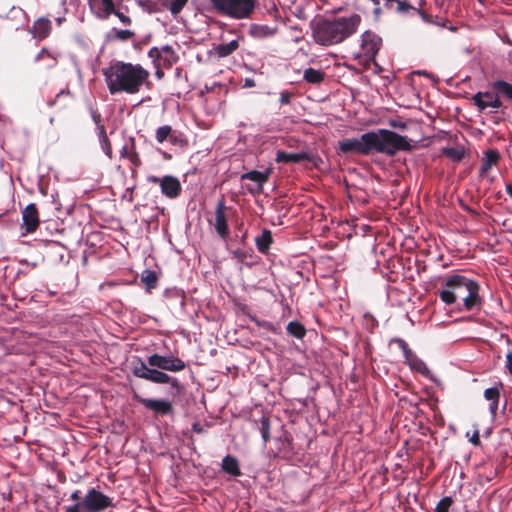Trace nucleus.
Wrapping results in <instances>:
<instances>
[{"label":"nucleus","mask_w":512,"mask_h":512,"mask_svg":"<svg viewBox=\"0 0 512 512\" xmlns=\"http://www.w3.org/2000/svg\"><path fill=\"white\" fill-rule=\"evenodd\" d=\"M339 147L344 153L356 152L369 155L372 151H376L390 156L395 155L398 151L411 149L406 137L386 129H380L378 132H367L358 139H344L339 143Z\"/></svg>","instance_id":"f257e3e1"},{"label":"nucleus","mask_w":512,"mask_h":512,"mask_svg":"<svg viewBox=\"0 0 512 512\" xmlns=\"http://www.w3.org/2000/svg\"><path fill=\"white\" fill-rule=\"evenodd\" d=\"M107 89L111 95H134L148 82L150 73L140 64L114 60L102 70Z\"/></svg>","instance_id":"f03ea898"},{"label":"nucleus","mask_w":512,"mask_h":512,"mask_svg":"<svg viewBox=\"0 0 512 512\" xmlns=\"http://www.w3.org/2000/svg\"><path fill=\"white\" fill-rule=\"evenodd\" d=\"M479 290L480 285L476 280L462 274H452L443 278L436 294L446 305L458 304L461 301L465 311H472L482 306Z\"/></svg>","instance_id":"7ed1b4c3"},{"label":"nucleus","mask_w":512,"mask_h":512,"mask_svg":"<svg viewBox=\"0 0 512 512\" xmlns=\"http://www.w3.org/2000/svg\"><path fill=\"white\" fill-rule=\"evenodd\" d=\"M361 23L358 14L348 17H335L319 19L312 23V37L321 46H332L339 44L352 36Z\"/></svg>","instance_id":"20e7f679"},{"label":"nucleus","mask_w":512,"mask_h":512,"mask_svg":"<svg viewBox=\"0 0 512 512\" xmlns=\"http://www.w3.org/2000/svg\"><path fill=\"white\" fill-rule=\"evenodd\" d=\"M70 500L74 503L65 506L64 512H104L115 506L113 498L94 487L89 488L84 496L79 489L75 490L71 493Z\"/></svg>","instance_id":"39448f33"},{"label":"nucleus","mask_w":512,"mask_h":512,"mask_svg":"<svg viewBox=\"0 0 512 512\" xmlns=\"http://www.w3.org/2000/svg\"><path fill=\"white\" fill-rule=\"evenodd\" d=\"M212 8L220 15L241 20L249 18L255 10V0H209Z\"/></svg>","instance_id":"423d86ee"},{"label":"nucleus","mask_w":512,"mask_h":512,"mask_svg":"<svg viewBox=\"0 0 512 512\" xmlns=\"http://www.w3.org/2000/svg\"><path fill=\"white\" fill-rule=\"evenodd\" d=\"M382 46V39L374 32L367 30L360 36V51L355 55L359 63L368 65L375 60Z\"/></svg>","instance_id":"0eeeda50"},{"label":"nucleus","mask_w":512,"mask_h":512,"mask_svg":"<svg viewBox=\"0 0 512 512\" xmlns=\"http://www.w3.org/2000/svg\"><path fill=\"white\" fill-rule=\"evenodd\" d=\"M131 372L135 377L157 384H166L170 381V376L167 373L158 369L149 368L148 364L140 357H133L131 361Z\"/></svg>","instance_id":"6e6552de"},{"label":"nucleus","mask_w":512,"mask_h":512,"mask_svg":"<svg viewBox=\"0 0 512 512\" xmlns=\"http://www.w3.org/2000/svg\"><path fill=\"white\" fill-rule=\"evenodd\" d=\"M272 167H267L263 171L251 170L241 175V182H248L245 184L247 191L252 194H260L263 191L264 185L269 181L272 174Z\"/></svg>","instance_id":"1a4fd4ad"},{"label":"nucleus","mask_w":512,"mask_h":512,"mask_svg":"<svg viewBox=\"0 0 512 512\" xmlns=\"http://www.w3.org/2000/svg\"><path fill=\"white\" fill-rule=\"evenodd\" d=\"M147 364L151 367L170 372H179L186 368L185 362L179 357L171 355L152 354L147 358Z\"/></svg>","instance_id":"9d476101"},{"label":"nucleus","mask_w":512,"mask_h":512,"mask_svg":"<svg viewBox=\"0 0 512 512\" xmlns=\"http://www.w3.org/2000/svg\"><path fill=\"white\" fill-rule=\"evenodd\" d=\"M148 56L153 60L157 68L163 67L167 69L176 64L179 59L175 50L169 45L162 46L161 48L152 47L148 52Z\"/></svg>","instance_id":"9b49d317"},{"label":"nucleus","mask_w":512,"mask_h":512,"mask_svg":"<svg viewBox=\"0 0 512 512\" xmlns=\"http://www.w3.org/2000/svg\"><path fill=\"white\" fill-rule=\"evenodd\" d=\"M133 399L142 404L146 409L153 411L156 415H169L173 412V405L170 401L164 399H149L140 396L136 390L132 389Z\"/></svg>","instance_id":"f8f14e48"},{"label":"nucleus","mask_w":512,"mask_h":512,"mask_svg":"<svg viewBox=\"0 0 512 512\" xmlns=\"http://www.w3.org/2000/svg\"><path fill=\"white\" fill-rule=\"evenodd\" d=\"M155 139L157 143L162 144L169 141L174 146L184 147L188 144L185 135L177 130H174L170 125H162L155 131Z\"/></svg>","instance_id":"ddd939ff"},{"label":"nucleus","mask_w":512,"mask_h":512,"mask_svg":"<svg viewBox=\"0 0 512 512\" xmlns=\"http://www.w3.org/2000/svg\"><path fill=\"white\" fill-rule=\"evenodd\" d=\"M472 101L479 111H484L487 108L498 109L502 105L498 96L488 91L477 92L473 95Z\"/></svg>","instance_id":"4468645a"},{"label":"nucleus","mask_w":512,"mask_h":512,"mask_svg":"<svg viewBox=\"0 0 512 512\" xmlns=\"http://www.w3.org/2000/svg\"><path fill=\"white\" fill-rule=\"evenodd\" d=\"M89 6L93 14L101 20H107L115 12L113 0H89Z\"/></svg>","instance_id":"2eb2a0df"},{"label":"nucleus","mask_w":512,"mask_h":512,"mask_svg":"<svg viewBox=\"0 0 512 512\" xmlns=\"http://www.w3.org/2000/svg\"><path fill=\"white\" fill-rule=\"evenodd\" d=\"M52 31V22L46 17L35 20L29 29V33L37 41L46 39Z\"/></svg>","instance_id":"dca6fc26"},{"label":"nucleus","mask_w":512,"mask_h":512,"mask_svg":"<svg viewBox=\"0 0 512 512\" xmlns=\"http://www.w3.org/2000/svg\"><path fill=\"white\" fill-rule=\"evenodd\" d=\"M161 192L168 198H176L180 195L182 187L178 178L166 175L161 178Z\"/></svg>","instance_id":"f3484780"},{"label":"nucleus","mask_w":512,"mask_h":512,"mask_svg":"<svg viewBox=\"0 0 512 512\" xmlns=\"http://www.w3.org/2000/svg\"><path fill=\"white\" fill-rule=\"evenodd\" d=\"M120 157L127 159L134 168H138L141 165V159L136 150L134 138H130L129 141L121 148Z\"/></svg>","instance_id":"a211bd4d"},{"label":"nucleus","mask_w":512,"mask_h":512,"mask_svg":"<svg viewBox=\"0 0 512 512\" xmlns=\"http://www.w3.org/2000/svg\"><path fill=\"white\" fill-rule=\"evenodd\" d=\"M500 160V153L495 149L487 150L484 153L482 164L480 167V176L486 177L493 165H496Z\"/></svg>","instance_id":"6ab92c4d"},{"label":"nucleus","mask_w":512,"mask_h":512,"mask_svg":"<svg viewBox=\"0 0 512 512\" xmlns=\"http://www.w3.org/2000/svg\"><path fill=\"white\" fill-rule=\"evenodd\" d=\"M272 243V232L268 229H262L261 233L255 237V245L257 250L262 254H268Z\"/></svg>","instance_id":"aec40b11"},{"label":"nucleus","mask_w":512,"mask_h":512,"mask_svg":"<svg viewBox=\"0 0 512 512\" xmlns=\"http://www.w3.org/2000/svg\"><path fill=\"white\" fill-rule=\"evenodd\" d=\"M305 160H310V155L307 152L289 153L279 150L276 154L278 163H299Z\"/></svg>","instance_id":"412c9836"},{"label":"nucleus","mask_w":512,"mask_h":512,"mask_svg":"<svg viewBox=\"0 0 512 512\" xmlns=\"http://www.w3.org/2000/svg\"><path fill=\"white\" fill-rule=\"evenodd\" d=\"M241 38L242 37H238L237 39L231 40L228 43H221V44L215 45L213 47L214 53L219 58H224V57L231 55L239 48V40Z\"/></svg>","instance_id":"4be33fe9"},{"label":"nucleus","mask_w":512,"mask_h":512,"mask_svg":"<svg viewBox=\"0 0 512 512\" xmlns=\"http://www.w3.org/2000/svg\"><path fill=\"white\" fill-rule=\"evenodd\" d=\"M484 398L490 401L489 412L492 416H495L498 411L499 400H500V388L491 387L484 391Z\"/></svg>","instance_id":"5701e85b"},{"label":"nucleus","mask_w":512,"mask_h":512,"mask_svg":"<svg viewBox=\"0 0 512 512\" xmlns=\"http://www.w3.org/2000/svg\"><path fill=\"white\" fill-rule=\"evenodd\" d=\"M277 33V28L266 24H253L250 27V34L255 38L271 37Z\"/></svg>","instance_id":"b1692460"},{"label":"nucleus","mask_w":512,"mask_h":512,"mask_svg":"<svg viewBox=\"0 0 512 512\" xmlns=\"http://www.w3.org/2000/svg\"><path fill=\"white\" fill-rule=\"evenodd\" d=\"M221 466L223 471L231 476L238 477L242 474L238 460L231 455H226L223 458Z\"/></svg>","instance_id":"393cba45"},{"label":"nucleus","mask_w":512,"mask_h":512,"mask_svg":"<svg viewBox=\"0 0 512 512\" xmlns=\"http://www.w3.org/2000/svg\"><path fill=\"white\" fill-rule=\"evenodd\" d=\"M58 57V53H53L49 51L47 48H42L40 52L36 55L35 61H43L47 68H54L57 65Z\"/></svg>","instance_id":"a878e982"},{"label":"nucleus","mask_w":512,"mask_h":512,"mask_svg":"<svg viewBox=\"0 0 512 512\" xmlns=\"http://www.w3.org/2000/svg\"><path fill=\"white\" fill-rule=\"evenodd\" d=\"M325 72L322 70L307 68L304 70L303 79L310 84H320L325 79Z\"/></svg>","instance_id":"bb28decb"},{"label":"nucleus","mask_w":512,"mask_h":512,"mask_svg":"<svg viewBox=\"0 0 512 512\" xmlns=\"http://www.w3.org/2000/svg\"><path fill=\"white\" fill-rule=\"evenodd\" d=\"M23 224H40L38 210L35 204L31 203L22 212Z\"/></svg>","instance_id":"cd10ccee"},{"label":"nucleus","mask_w":512,"mask_h":512,"mask_svg":"<svg viewBox=\"0 0 512 512\" xmlns=\"http://www.w3.org/2000/svg\"><path fill=\"white\" fill-rule=\"evenodd\" d=\"M493 90L512 102V84L504 80H497L492 84Z\"/></svg>","instance_id":"c85d7f7f"},{"label":"nucleus","mask_w":512,"mask_h":512,"mask_svg":"<svg viewBox=\"0 0 512 512\" xmlns=\"http://www.w3.org/2000/svg\"><path fill=\"white\" fill-rule=\"evenodd\" d=\"M158 277L156 272L146 269L141 274V282L145 285L146 291L150 292L157 286Z\"/></svg>","instance_id":"c756f323"},{"label":"nucleus","mask_w":512,"mask_h":512,"mask_svg":"<svg viewBox=\"0 0 512 512\" xmlns=\"http://www.w3.org/2000/svg\"><path fill=\"white\" fill-rule=\"evenodd\" d=\"M187 2L188 0H163L162 5L168 9L173 16H176L183 10Z\"/></svg>","instance_id":"7c9ffc66"},{"label":"nucleus","mask_w":512,"mask_h":512,"mask_svg":"<svg viewBox=\"0 0 512 512\" xmlns=\"http://www.w3.org/2000/svg\"><path fill=\"white\" fill-rule=\"evenodd\" d=\"M286 329L288 334L297 339H302L306 335V329L304 325L298 321L289 322Z\"/></svg>","instance_id":"2f4dec72"},{"label":"nucleus","mask_w":512,"mask_h":512,"mask_svg":"<svg viewBox=\"0 0 512 512\" xmlns=\"http://www.w3.org/2000/svg\"><path fill=\"white\" fill-rule=\"evenodd\" d=\"M135 33L131 30H119L113 28L108 35V38L113 41H128L134 37Z\"/></svg>","instance_id":"473e14b6"},{"label":"nucleus","mask_w":512,"mask_h":512,"mask_svg":"<svg viewBox=\"0 0 512 512\" xmlns=\"http://www.w3.org/2000/svg\"><path fill=\"white\" fill-rule=\"evenodd\" d=\"M66 228L61 229H55V232H51L52 238L51 239H45V242H53L62 246H65V242L68 240V237L66 235L67 233Z\"/></svg>","instance_id":"72a5a7b5"},{"label":"nucleus","mask_w":512,"mask_h":512,"mask_svg":"<svg viewBox=\"0 0 512 512\" xmlns=\"http://www.w3.org/2000/svg\"><path fill=\"white\" fill-rule=\"evenodd\" d=\"M409 367H410L412 370H414V371H416V372L420 373V374H421V375H423L424 377L429 378V377H430V375H431V371H430V369L428 368V366L426 365V363H425L423 360H421L420 358L414 359V362H413V363H411V364L409 365Z\"/></svg>","instance_id":"f704fd0d"},{"label":"nucleus","mask_w":512,"mask_h":512,"mask_svg":"<svg viewBox=\"0 0 512 512\" xmlns=\"http://www.w3.org/2000/svg\"><path fill=\"white\" fill-rule=\"evenodd\" d=\"M259 431L261 433L264 444L270 440V419L263 415L260 419Z\"/></svg>","instance_id":"c9c22d12"},{"label":"nucleus","mask_w":512,"mask_h":512,"mask_svg":"<svg viewBox=\"0 0 512 512\" xmlns=\"http://www.w3.org/2000/svg\"><path fill=\"white\" fill-rule=\"evenodd\" d=\"M226 207L224 206L223 202H219L216 207L215 211V224H227V218H226Z\"/></svg>","instance_id":"e433bc0d"},{"label":"nucleus","mask_w":512,"mask_h":512,"mask_svg":"<svg viewBox=\"0 0 512 512\" xmlns=\"http://www.w3.org/2000/svg\"><path fill=\"white\" fill-rule=\"evenodd\" d=\"M454 501L452 497H443L436 505L435 512H449V509L453 505Z\"/></svg>","instance_id":"4c0bfd02"},{"label":"nucleus","mask_w":512,"mask_h":512,"mask_svg":"<svg viewBox=\"0 0 512 512\" xmlns=\"http://www.w3.org/2000/svg\"><path fill=\"white\" fill-rule=\"evenodd\" d=\"M443 154L455 161H460L464 156V152L457 148H444Z\"/></svg>","instance_id":"58836bf2"},{"label":"nucleus","mask_w":512,"mask_h":512,"mask_svg":"<svg viewBox=\"0 0 512 512\" xmlns=\"http://www.w3.org/2000/svg\"><path fill=\"white\" fill-rule=\"evenodd\" d=\"M99 143H100L101 149L103 150L105 155L109 159H112V157H113V150H112V145H111V142H110L108 136L106 138L100 140Z\"/></svg>","instance_id":"ea45409f"},{"label":"nucleus","mask_w":512,"mask_h":512,"mask_svg":"<svg viewBox=\"0 0 512 512\" xmlns=\"http://www.w3.org/2000/svg\"><path fill=\"white\" fill-rule=\"evenodd\" d=\"M99 143H100L101 149L103 150L105 155L109 159H112V157H113V150H112V145H111V142H110L108 136L106 138L100 140Z\"/></svg>","instance_id":"a19ab883"},{"label":"nucleus","mask_w":512,"mask_h":512,"mask_svg":"<svg viewBox=\"0 0 512 512\" xmlns=\"http://www.w3.org/2000/svg\"><path fill=\"white\" fill-rule=\"evenodd\" d=\"M99 143H100L101 149L103 150L105 155L109 159H112V157H113V150H112V145H111V142H110L108 136L106 138L100 140Z\"/></svg>","instance_id":"79ce46f5"},{"label":"nucleus","mask_w":512,"mask_h":512,"mask_svg":"<svg viewBox=\"0 0 512 512\" xmlns=\"http://www.w3.org/2000/svg\"><path fill=\"white\" fill-rule=\"evenodd\" d=\"M112 15H115L118 17V19L123 23L124 25H130L132 20L129 16L125 15L124 13L120 12L115 8V12L112 13Z\"/></svg>","instance_id":"37998d69"},{"label":"nucleus","mask_w":512,"mask_h":512,"mask_svg":"<svg viewBox=\"0 0 512 512\" xmlns=\"http://www.w3.org/2000/svg\"><path fill=\"white\" fill-rule=\"evenodd\" d=\"M391 343L397 344V346L402 350L403 354L410 350L408 344L402 338H394L391 340Z\"/></svg>","instance_id":"c03bdc74"},{"label":"nucleus","mask_w":512,"mask_h":512,"mask_svg":"<svg viewBox=\"0 0 512 512\" xmlns=\"http://www.w3.org/2000/svg\"><path fill=\"white\" fill-rule=\"evenodd\" d=\"M217 234L224 240L229 235V226H215Z\"/></svg>","instance_id":"a18cd8bd"},{"label":"nucleus","mask_w":512,"mask_h":512,"mask_svg":"<svg viewBox=\"0 0 512 512\" xmlns=\"http://www.w3.org/2000/svg\"><path fill=\"white\" fill-rule=\"evenodd\" d=\"M404 355L405 363L409 366L414 362V359L419 358L411 349L408 350Z\"/></svg>","instance_id":"49530a36"},{"label":"nucleus","mask_w":512,"mask_h":512,"mask_svg":"<svg viewBox=\"0 0 512 512\" xmlns=\"http://www.w3.org/2000/svg\"><path fill=\"white\" fill-rule=\"evenodd\" d=\"M404 355L405 363L409 366L414 362V359L419 358L411 349L408 350Z\"/></svg>","instance_id":"de8ad7c7"},{"label":"nucleus","mask_w":512,"mask_h":512,"mask_svg":"<svg viewBox=\"0 0 512 512\" xmlns=\"http://www.w3.org/2000/svg\"><path fill=\"white\" fill-rule=\"evenodd\" d=\"M291 98H292V94H291L290 92H288V91H283V92H281V93H280V99H279V101H280V103H281L282 105H284V104H289V103H290V101H291Z\"/></svg>","instance_id":"09e8293b"},{"label":"nucleus","mask_w":512,"mask_h":512,"mask_svg":"<svg viewBox=\"0 0 512 512\" xmlns=\"http://www.w3.org/2000/svg\"><path fill=\"white\" fill-rule=\"evenodd\" d=\"M167 384H170L173 389L176 390L177 393H179L182 390V386L177 378L170 376V381H168Z\"/></svg>","instance_id":"8fccbe9b"},{"label":"nucleus","mask_w":512,"mask_h":512,"mask_svg":"<svg viewBox=\"0 0 512 512\" xmlns=\"http://www.w3.org/2000/svg\"><path fill=\"white\" fill-rule=\"evenodd\" d=\"M39 226H21L23 231H21L20 236L24 237L28 234L34 233Z\"/></svg>","instance_id":"3c124183"},{"label":"nucleus","mask_w":512,"mask_h":512,"mask_svg":"<svg viewBox=\"0 0 512 512\" xmlns=\"http://www.w3.org/2000/svg\"><path fill=\"white\" fill-rule=\"evenodd\" d=\"M470 442L474 445V446H480L481 445V440H480V434H479V430H475L473 432V435L470 437Z\"/></svg>","instance_id":"603ef678"},{"label":"nucleus","mask_w":512,"mask_h":512,"mask_svg":"<svg viewBox=\"0 0 512 512\" xmlns=\"http://www.w3.org/2000/svg\"><path fill=\"white\" fill-rule=\"evenodd\" d=\"M96 133L99 141L107 137L106 128L104 125H99V127L96 128Z\"/></svg>","instance_id":"864d4df0"},{"label":"nucleus","mask_w":512,"mask_h":512,"mask_svg":"<svg viewBox=\"0 0 512 512\" xmlns=\"http://www.w3.org/2000/svg\"><path fill=\"white\" fill-rule=\"evenodd\" d=\"M506 368L510 375H512V350L506 354Z\"/></svg>","instance_id":"5fc2aeb1"},{"label":"nucleus","mask_w":512,"mask_h":512,"mask_svg":"<svg viewBox=\"0 0 512 512\" xmlns=\"http://www.w3.org/2000/svg\"><path fill=\"white\" fill-rule=\"evenodd\" d=\"M92 119L96 125V128L99 127V125H104L102 123V117H101V114L98 113L97 111H93L92 112Z\"/></svg>","instance_id":"6e6d98bb"},{"label":"nucleus","mask_w":512,"mask_h":512,"mask_svg":"<svg viewBox=\"0 0 512 512\" xmlns=\"http://www.w3.org/2000/svg\"><path fill=\"white\" fill-rule=\"evenodd\" d=\"M505 192L512 201V181H508L505 183Z\"/></svg>","instance_id":"4d7b16f0"},{"label":"nucleus","mask_w":512,"mask_h":512,"mask_svg":"<svg viewBox=\"0 0 512 512\" xmlns=\"http://www.w3.org/2000/svg\"><path fill=\"white\" fill-rule=\"evenodd\" d=\"M147 180L150 183L159 184V186L161 187V178L156 176H148Z\"/></svg>","instance_id":"13d9d810"},{"label":"nucleus","mask_w":512,"mask_h":512,"mask_svg":"<svg viewBox=\"0 0 512 512\" xmlns=\"http://www.w3.org/2000/svg\"><path fill=\"white\" fill-rule=\"evenodd\" d=\"M409 7L410 6L408 4H406L405 2H401V1L398 2V10L399 11H407L409 9Z\"/></svg>","instance_id":"bf43d9fd"},{"label":"nucleus","mask_w":512,"mask_h":512,"mask_svg":"<svg viewBox=\"0 0 512 512\" xmlns=\"http://www.w3.org/2000/svg\"><path fill=\"white\" fill-rule=\"evenodd\" d=\"M242 227H243V226H238V232H239V233H241V236H240V238H241V239H240V241H241L242 243H244L245 238H246V235H247V232H246V231H243V230H242Z\"/></svg>","instance_id":"052dcab7"},{"label":"nucleus","mask_w":512,"mask_h":512,"mask_svg":"<svg viewBox=\"0 0 512 512\" xmlns=\"http://www.w3.org/2000/svg\"><path fill=\"white\" fill-rule=\"evenodd\" d=\"M234 255H235V257H237L240 260H243V257L245 256V254L243 252H241L240 250L234 251Z\"/></svg>","instance_id":"680f3d73"},{"label":"nucleus","mask_w":512,"mask_h":512,"mask_svg":"<svg viewBox=\"0 0 512 512\" xmlns=\"http://www.w3.org/2000/svg\"><path fill=\"white\" fill-rule=\"evenodd\" d=\"M374 4L379 5L381 2H384L386 5H389L390 2H393L394 0H372Z\"/></svg>","instance_id":"e2e57ef3"},{"label":"nucleus","mask_w":512,"mask_h":512,"mask_svg":"<svg viewBox=\"0 0 512 512\" xmlns=\"http://www.w3.org/2000/svg\"><path fill=\"white\" fill-rule=\"evenodd\" d=\"M362 230L363 233H366L367 231H371V228L372 226H366V225H363V226H359Z\"/></svg>","instance_id":"0e129e2a"},{"label":"nucleus","mask_w":512,"mask_h":512,"mask_svg":"<svg viewBox=\"0 0 512 512\" xmlns=\"http://www.w3.org/2000/svg\"><path fill=\"white\" fill-rule=\"evenodd\" d=\"M301 40H302V35H300V34H299V35H297V36H295V38H294V41H295L296 43L300 42Z\"/></svg>","instance_id":"69168bd1"},{"label":"nucleus","mask_w":512,"mask_h":512,"mask_svg":"<svg viewBox=\"0 0 512 512\" xmlns=\"http://www.w3.org/2000/svg\"><path fill=\"white\" fill-rule=\"evenodd\" d=\"M194 430L197 431V432H201L202 429L201 428H197L196 425H194Z\"/></svg>","instance_id":"338daca9"},{"label":"nucleus","mask_w":512,"mask_h":512,"mask_svg":"<svg viewBox=\"0 0 512 512\" xmlns=\"http://www.w3.org/2000/svg\"><path fill=\"white\" fill-rule=\"evenodd\" d=\"M486 0H479V2L484 3Z\"/></svg>","instance_id":"774afa93"}]
</instances>
